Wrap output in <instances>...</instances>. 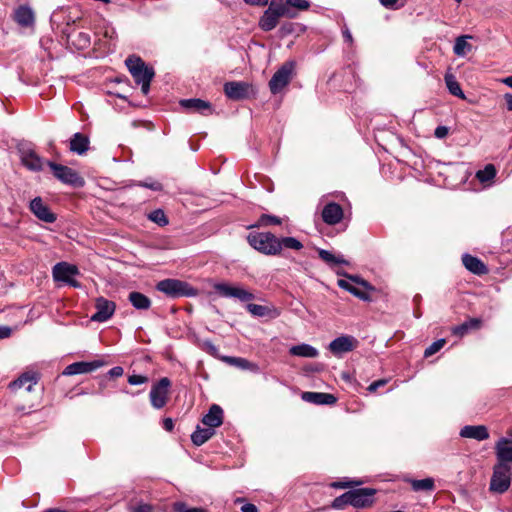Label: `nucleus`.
<instances>
[{
  "mask_svg": "<svg viewBox=\"0 0 512 512\" xmlns=\"http://www.w3.org/2000/svg\"><path fill=\"white\" fill-rule=\"evenodd\" d=\"M249 245L258 252L275 256L285 249L299 251L303 244L295 237H277L271 232H251L247 236Z\"/></svg>",
  "mask_w": 512,
  "mask_h": 512,
  "instance_id": "f257e3e1",
  "label": "nucleus"
},
{
  "mask_svg": "<svg viewBox=\"0 0 512 512\" xmlns=\"http://www.w3.org/2000/svg\"><path fill=\"white\" fill-rule=\"evenodd\" d=\"M125 64L131 73L134 81L141 85V91L144 95H147L150 90V83L154 77L153 68L147 67L145 62L137 56H129L125 60Z\"/></svg>",
  "mask_w": 512,
  "mask_h": 512,
  "instance_id": "f03ea898",
  "label": "nucleus"
},
{
  "mask_svg": "<svg viewBox=\"0 0 512 512\" xmlns=\"http://www.w3.org/2000/svg\"><path fill=\"white\" fill-rule=\"evenodd\" d=\"M156 289L170 298L194 297L198 294L196 288L178 279H164L156 284Z\"/></svg>",
  "mask_w": 512,
  "mask_h": 512,
  "instance_id": "7ed1b4c3",
  "label": "nucleus"
},
{
  "mask_svg": "<svg viewBox=\"0 0 512 512\" xmlns=\"http://www.w3.org/2000/svg\"><path fill=\"white\" fill-rule=\"evenodd\" d=\"M512 481V468L510 465H503L498 462L493 466L489 489L492 492L503 494L506 492Z\"/></svg>",
  "mask_w": 512,
  "mask_h": 512,
  "instance_id": "20e7f679",
  "label": "nucleus"
},
{
  "mask_svg": "<svg viewBox=\"0 0 512 512\" xmlns=\"http://www.w3.org/2000/svg\"><path fill=\"white\" fill-rule=\"evenodd\" d=\"M295 70L294 61H286L281 67L273 74L269 81V89L272 94L280 93L292 80Z\"/></svg>",
  "mask_w": 512,
  "mask_h": 512,
  "instance_id": "39448f33",
  "label": "nucleus"
},
{
  "mask_svg": "<svg viewBox=\"0 0 512 512\" xmlns=\"http://www.w3.org/2000/svg\"><path fill=\"white\" fill-rule=\"evenodd\" d=\"M80 271L74 264L59 262L52 268V276L55 282H62L74 288H80L81 284L74 279Z\"/></svg>",
  "mask_w": 512,
  "mask_h": 512,
  "instance_id": "423d86ee",
  "label": "nucleus"
},
{
  "mask_svg": "<svg viewBox=\"0 0 512 512\" xmlns=\"http://www.w3.org/2000/svg\"><path fill=\"white\" fill-rule=\"evenodd\" d=\"M47 165L52 170L53 175L62 183L77 188L84 186V179L72 168L52 161H48Z\"/></svg>",
  "mask_w": 512,
  "mask_h": 512,
  "instance_id": "0eeeda50",
  "label": "nucleus"
},
{
  "mask_svg": "<svg viewBox=\"0 0 512 512\" xmlns=\"http://www.w3.org/2000/svg\"><path fill=\"white\" fill-rule=\"evenodd\" d=\"M171 381L167 377L161 378L152 385L150 390V402L155 409L163 408L168 400Z\"/></svg>",
  "mask_w": 512,
  "mask_h": 512,
  "instance_id": "6e6552de",
  "label": "nucleus"
},
{
  "mask_svg": "<svg viewBox=\"0 0 512 512\" xmlns=\"http://www.w3.org/2000/svg\"><path fill=\"white\" fill-rule=\"evenodd\" d=\"M22 164L31 171H40L43 167L42 158L36 154L30 144L22 143L18 147Z\"/></svg>",
  "mask_w": 512,
  "mask_h": 512,
  "instance_id": "1a4fd4ad",
  "label": "nucleus"
},
{
  "mask_svg": "<svg viewBox=\"0 0 512 512\" xmlns=\"http://www.w3.org/2000/svg\"><path fill=\"white\" fill-rule=\"evenodd\" d=\"M215 291L225 298H236L241 302H248L254 299V295L241 287L230 286L227 283H217L214 285Z\"/></svg>",
  "mask_w": 512,
  "mask_h": 512,
  "instance_id": "9d476101",
  "label": "nucleus"
},
{
  "mask_svg": "<svg viewBox=\"0 0 512 512\" xmlns=\"http://www.w3.org/2000/svg\"><path fill=\"white\" fill-rule=\"evenodd\" d=\"M96 312L91 316V320L94 322H106L114 314L116 304L104 297H98L95 301Z\"/></svg>",
  "mask_w": 512,
  "mask_h": 512,
  "instance_id": "9b49d317",
  "label": "nucleus"
},
{
  "mask_svg": "<svg viewBox=\"0 0 512 512\" xmlns=\"http://www.w3.org/2000/svg\"><path fill=\"white\" fill-rule=\"evenodd\" d=\"M358 345V340L351 335H342L340 337L335 338L329 344V350L335 356H342L345 353H348L354 350Z\"/></svg>",
  "mask_w": 512,
  "mask_h": 512,
  "instance_id": "f8f14e48",
  "label": "nucleus"
},
{
  "mask_svg": "<svg viewBox=\"0 0 512 512\" xmlns=\"http://www.w3.org/2000/svg\"><path fill=\"white\" fill-rule=\"evenodd\" d=\"M496 462L503 465H512V439L500 437L494 446Z\"/></svg>",
  "mask_w": 512,
  "mask_h": 512,
  "instance_id": "ddd939ff",
  "label": "nucleus"
},
{
  "mask_svg": "<svg viewBox=\"0 0 512 512\" xmlns=\"http://www.w3.org/2000/svg\"><path fill=\"white\" fill-rule=\"evenodd\" d=\"M350 491L352 506L356 508H364L373 504L376 490L373 488H358Z\"/></svg>",
  "mask_w": 512,
  "mask_h": 512,
  "instance_id": "4468645a",
  "label": "nucleus"
},
{
  "mask_svg": "<svg viewBox=\"0 0 512 512\" xmlns=\"http://www.w3.org/2000/svg\"><path fill=\"white\" fill-rule=\"evenodd\" d=\"M250 85L246 82L231 81L224 84L225 95L232 100H243L249 97Z\"/></svg>",
  "mask_w": 512,
  "mask_h": 512,
  "instance_id": "2eb2a0df",
  "label": "nucleus"
},
{
  "mask_svg": "<svg viewBox=\"0 0 512 512\" xmlns=\"http://www.w3.org/2000/svg\"><path fill=\"white\" fill-rule=\"evenodd\" d=\"M103 364L104 363L100 360H94V361H90V362H86V361L74 362V363L66 366V368L62 372V375L72 376V375L90 373V372L95 371L98 368L102 367Z\"/></svg>",
  "mask_w": 512,
  "mask_h": 512,
  "instance_id": "dca6fc26",
  "label": "nucleus"
},
{
  "mask_svg": "<svg viewBox=\"0 0 512 512\" xmlns=\"http://www.w3.org/2000/svg\"><path fill=\"white\" fill-rule=\"evenodd\" d=\"M31 212L41 221L53 223L56 221V215L50 211L49 207L44 204L41 197H35L30 202Z\"/></svg>",
  "mask_w": 512,
  "mask_h": 512,
  "instance_id": "f3484780",
  "label": "nucleus"
},
{
  "mask_svg": "<svg viewBox=\"0 0 512 512\" xmlns=\"http://www.w3.org/2000/svg\"><path fill=\"white\" fill-rule=\"evenodd\" d=\"M343 209L335 202L326 204L322 210V219L328 225H336L343 219Z\"/></svg>",
  "mask_w": 512,
  "mask_h": 512,
  "instance_id": "a211bd4d",
  "label": "nucleus"
},
{
  "mask_svg": "<svg viewBox=\"0 0 512 512\" xmlns=\"http://www.w3.org/2000/svg\"><path fill=\"white\" fill-rule=\"evenodd\" d=\"M460 436L463 438L484 441L489 438V431L485 425H466L461 428Z\"/></svg>",
  "mask_w": 512,
  "mask_h": 512,
  "instance_id": "6ab92c4d",
  "label": "nucleus"
},
{
  "mask_svg": "<svg viewBox=\"0 0 512 512\" xmlns=\"http://www.w3.org/2000/svg\"><path fill=\"white\" fill-rule=\"evenodd\" d=\"M302 400L316 405H333L337 402V398L330 393L323 392H303Z\"/></svg>",
  "mask_w": 512,
  "mask_h": 512,
  "instance_id": "aec40b11",
  "label": "nucleus"
},
{
  "mask_svg": "<svg viewBox=\"0 0 512 512\" xmlns=\"http://www.w3.org/2000/svg\"><path fill=\"white\" fill-rule=\"evenodd\" d=\"M202 423L212 429H215L216 427H219L223 423V410L222 408L217 405L213 404L208 413L205 414L202 418Z\"/></svg>",
  "mask_w": 512,
  "mask_h": 512,
  "instance_id": "412c9836",
  "label": "nucleus"
},
{
  "mask_svg": "<svg viewBox=\"0 0 512 512\" xmlns=\"http://www.w3.org/2000/svg\"><path fill=\"white\" fill-rule=\"evenodd\" d=\"M38 382V375L35 372H25L20 375L16 380L10 383L9 387L12 390L20 389L26 386L28 392L32 391L33 386Z\"/></svg>",
  "mask_w": 512,
  "mask_h": 512,
  "instance_id": "4be33fe9",
  "label": "nucleus"
},
{
  "mask_svg": "<svg viewBox=\"0 0 512 512\" xmlns=\"http://www.w3.org/2000/svg\"><path fill=\"white\" fill-rule=\"evenodd\" d=\"M180 105L182 108L191 112H200L201 114L211 112L210 103L198 98L183 99L180 101Z\"/></svg>",
  "mask_w": 512,
  "mask_h": 512,
  "instance_id": "5701e85b",
  "label": "nucleus"
},
{
  "mask_svg": "<svg viewBox=\"0 0 512 512\" xmlns=\"http://www.w3.org/2000/svg\"><path fill=\"white\" fill-rule=\"evenodd\" d=\"M14 20L22 27H29L34 23V12L29 6L21 5L14 12Z\"/></svg>",
  "mask_w": 512,
  "mask_h": 512,
  "instance_id": "b1692460",
  "label": "nucleus"
},
{
  "mask_svg": "<svg viewBox=\"0 0 512 512\" xmlns=\"http://www.w3.org/2000/svg\"><path fill=\"white\" fill-rule=\"evenodd\" d=\"M89 138L82 133H75L70 139V151L78 155H83L89 149Z\"/></svg>",
  "mask_w": 512,
  "mask_h": 512,
  "instance_id": "393cba45",
  "label": "nucleus"
},
{
  "mask_svg": "<svg viewBox=\"0 0 512 512\" xmlns=\"http://www.w3.org/2000/svg\"><path fill=\"white\" fill-rule=\"evenodd\" d=\"M462 262L468 271L476 275H482L487 272L486 265L479 258L470 254H464L462 256Z\"/></svg>",
  "mask_w": 512,
  "mask_h": 512,
  "instance_id": "a878e982",
  "label": "nucleus"
},
{
  "mask_svg": "<svg viewBox=\"0 0 512 512\" xmlns=\"http://www.w3.org/2000/svg\"><path fill=\"white\" fill-rule=\"evenodd\" d=\"M274 10V7H268V9H266L262 15V17L260 18V21H259V27L263 30V31H271L273 30L277 24H278V21H279V13H275L273 12Z\"/></svg>",
  "mask_w": 512,
  "mask_h": 512,
  "instance_id": "bb28decb",
  "label": "nucleus"
},
{
  "mask_svg": "<svg viewBox=\"0 0 512 512\" xmlns=\"http://www.w3.org/2000/svg\"><path fill=\"white\" fill-rule=\"evenodd\" d=\"M222 359L226 363L235 366L241 370H249L255 373L259 371V366L256 363H253L242 357L225 356Z\"/></svg>",
  "mask_w": 512,
  "mask_h": 512,
  "instance_id": "cd10ccee",
  "label": "nucleus"
},
{
  "mask_svg": "<svg viewBox=\"0 0 512 512\" xmlns=\"http://www.w3.org/2000/svg\"><path fill=\"white\" fill-rule=\"evenodd\" d=\"M128 300L137 310H148L151 307V300L143 293L137 291L130 292Z\"/></svg>",
  "mask_w": 512,
  "mask_h": 512,
  "instance_id": "c85d7f7f",
  "label": "nucleus"
},
{
  "mask_svg": "<svg viewBox=\"0 0 512 512\" xmlns=\"http://www.w3.org/2000/svg\"><path fill=\"white\" fill-rule=\"evenodd\" d=\"M215 434V430L209 427L202 428L197 426L196 430L191 435V441L196 446H201Z\"/></svg>",
  "mask_w": 512,
  "mask_h": 512,
  "instance_id": "c756f323",
  "label": "nucleus"
},
{
  "mask_svg": "<svg viewBox=\"0 0 512 512\" xmlns=\"http://www.w3.org/2000/svg\"><path fill=\"white\" fill-rule=\"evenodd\" d=\"M289 353L293 356L304 357V358H315L318 356V350L306 343L292 346Z\"/></svg>",
  "mask_w": 512,
  "mask_h": 512,
  "instance_id": "7c9ffc66",
  "label": "nucleus"
},
{
  "mask_svg": "<svg viewBox=\"0 0 512 512\" xmlns=\"http://www.w3.org/2000/svg\"><path fill=\"white\" fill-rule=\"evenodd\" d=\"M319 258L324 261L330 267H334L337 265H347L348 261H346L343 256H336L328 250L319 249L318 250Z\"/></svg>",
  "mask_w": 512,
  "mask_h": 512,
  "instance_id": "2f4dec72",
  "label": "nucleus"
},
{
  "mask_svg": "<svg viewBox=\"0 0 512 512\" xmlns=\"http://www.w3.org/2000/svg\"><path fill=\"white\" fill-rule=\"evenodd\" d=\"M496 174L495 166L493 164H487L483 169L476 172V178L480 183L490 185Z\"/></svg>",
  "mask_w": 512,
  "mask_h": 512,
  "instance_id": "473e14b6",
  "label": "nucleus"
},
{
  "mask_svg": "<svg viewBox=\"0 0 512 512\" xmlns=\"http://www.w3.org/2000/svg\"><path fill=\"white\" fill-rule=\"evenodd\" d=\"M337 283H338V286L340 288L348 291L349 293H351L355 297H357V298H359V299H361L363 301H369L370 300V296H369L368 293L358 289L357 287L352 285L348 280L339 279Z\"/></svg>",
  "mask_w": 512,
  "mask_h": 512,
  "instance_id": "72a5a7b5",
  "label": "nucleus"
},
{
  "mask_svg": "<svg viewBox=\"0 0 512 512\" xmlns=\"http://www.w3.org/2000/svg\"><path fill=\"white\" fill-rule=\"evenodd\" d=\"M448 91L460 99H465V94L462 91L460 84L456 80L455 76L447 73L444 77Z\"/></svg>",
  "mask_w": 512,
  "mask_h": 512,
  "instance_id": "f704fd0d",
  "label": "nucleus"
},
{
  "mask_svg": "<svg viewBox=\"0 0 512 512\" xmlns=\"http://www.w3.org/2000/svg\"><path fill=\"white\" fill-rule=\"evenodd\" d=\"M467 38L471 36L463 35L456 38L453 51L457 56L463 57L471 51L472 45L467 42Z\"/></svg>",
  "mask_w": 512,
  "mask_h": 512,
  "instance_id": "c9c22d12",
  "label": "nucleus"
},
{
  "mask_svg": "<svg viewBox=\"0 0 512 512\" xmlns=\"http://www.w3.org/2000/svg\"><path fill=\"white\" fill-rule=\"evenodd\" d=\"M407 482L410 483L414 491H432L435 487L434 480L432 478H425L420 480L408 479Z\"/></svg>",
  "mask_w": 512,
  "mask_h": 512,
  "instance_id": "e433bc0d",
  "label": "nucleus"
},
{
  "mask_svg": "<svg viewBox=\"0 0 512 512\" xmlns=\"http://www.w3.org/2000/svg\"><path fill=\"white\" fill-rule=\"evenodd\" d=\"M269 7H274L273 12L279 13V17L294 18L296 16V13L289 9L286 2L283 3L282 0H272Z\"/></svg>",
  "mask_w": 512,
  "mask_h": 512,
  "instance_id": "4c0bfd02",
  "label": "nucleus"
},
{
  "mask_svg": "<svg viewBox=\"0 0 512 512\" xmlns=\"http://www.w3.org/2000/svg\"><path fill=\"white\" fill-rule=\"evenodd\" d=\"M148 219L161 227L166 226L169 221L162 209H156L148 214Z\"/></svg>",
  "mask_w": 512,
  "mask_h": 512,
  "instance_id": "58836bf2",
  "label": "nucleus"
},
{
  "mask_svg": "<svg viewBox=\"0 0 512 512\" xmlns=\"http://www.w3.org/2000/svg\"><path fill=\"white\" fill-rule=\"evenodd\" d=\"M346 505H352L350 491L343 493L342 495L336 497L331 504V507L336 510L343 509Z\"/></svg>",
  "mask_w": 512,
  "mask_h": 512,
  "instance_id": "ea45409f",
  "label": "nucleus"
},
{
  "mask_svg": "<svg viewBox=\"0 0 512 512\" xmlns=\"http://www.w3.org/2000/svg\"><path fill=\"white\" fill-rule=\"evenodd\" d=\"M172 510L174 512H208L206 509L201 507H188L186 503L177 501L172 504Z\"/></svg>",
  "mask_w": 512,
  "mask_h": 512,
  "instance_id": "a19ab883",
  "label": "nucleus"
},
{
  "mask_svg": "<svg viewBox=\"0 0 512 512\" xmlns=\"http://www.w3.org/2000/svg\"><path fill=\"white\" fill-rule=\"evenodd\" d=\"M446 343V340L445 339H438L436 341H434L430 346H428L425 351H424V357L428 358L432 355H434L435 353H437L440 349L443 348V346L445 345Z\"/></svg>",
  "mask_w": 512,
  "mask_h": 512,
  "instance_id": "79ce46f5",
  "label": "nucleus"
},
{
  "mask_svg": "<svg viewBox=\"0 0 512 512\" xmlns=\"http://www.w3.org/2000/svg\"><path fill=\"white\" fill-rule=\"evenodd\" d=\"M259 224L263 225V226H265V225H281L282 219L277 216H274V215L263 214L259 219Z\"/></svg>",
  "mask_w": 512,
  "mask_h": 512,
  "instance_id": "37998d69",
  "label": "nucleus"
},
{
  "mask_svg": "<svg viewBox=\"0 0 512 512\" xmlns=\"http://www.w3.org/2000/svg\"><path fill=\"white\" fill-rule=\"evenodd\" d=\"M287 7L289 9L296 8L298 10H307L310 7L308 0H286Z\"/></svg>",
  "mask_w": 512,
  "mask_h": 512,
  "instance_id": "c03bdc74",
  "label": "nucleus"
},
{
  "mask_svg": "<svg viewBox=\"0 0 512 512\" xmlns=\"http://www.w3.org/2000/svg\"><path fill=\"white\" fill-rule=\"evenodd\" d=\"M138 186L151 189L153 191L162 190V184L158 181L154 180H144L137 183Z\"/></svg>",
  "mask_w": 512,
  "mask_h": 512,
  "instance_id": "a18cd8bd",
  "label": "nucleus"
},
{
  "mask_svg": "<svg viewBox=\"0 0 512 512\" xmlns=\"http://www.w3.org/2000/svg\"><path fill=\"white\" fill-rule=\"evenodd\" d=\"M154 507L150 504L139 502L130 507L129 512H153Z\"/></svg>",
  "mask_w": 512,
  "mask_h": 512,
  "instance_id": "49530a36",
  "label": "nucleus"
},
{
  "mask_svg": "<svg viewBox=\"0 0 512 512\" xmlns=\"http://www.w3.org/2000/svg\"><path fill=\"white\" fill-rule=\"evenodd\" d=\"M202 349L208 354L216 357L218 355V347L215 346L211 341L205 340L201 344Z\"/></svg>",
  "mask_w": 512,
  "mask_h": 512,
  "instance_id": "de8ad7c7",
  "label": "nucleus"
},
{
  "mask_svg": "<svg viewBox=\"0 0 512 512\" xmlns=\"http://www.w3.org/2000/svg\"><path fill=\"white\" fill-rule=\"evenodd\" d=\"M297 26L298 24L292 22L284 23L280 27V33L282 36L290 35L296 31Z\"/></svg>",
  "mask_w": 512,
  "mask_h": 512,
  "instance_id": "09e8293b",
  "label": "nucleus"
},
{
  "mask_svg": "<svg viewBox=\"0 0 512 512\" xmlns=\"http://www.w3.org/2000/svg\"><path fill=\"white\" fill-rule=\"evenodd\" d=\"M247 310L255 316H264L266 312V307L258 304H248Z\"/></svg>",
  "mask_w": 512,
  "mask_h": 512,
  "instance_id": "8fccbe9b",
  "label": "nucleus"
},
{
  "mask_svg": "<svg viewBox=\"0 0 512 512\" xmlns=\"http://www.w3.org/2000/svg\"><path fill=\"white\" fill-rule=\"evenodd\" d=\"M147 381H148V378L143 375L133 374L128 377V383L130 385H141V384L146 383Z\"/></svg>",
  "mask_w": 512,
  "mask_h": 512,
  "instance_id": "3c124183",
  "label": "nucleus"
},
{
  "mask_svg": "<svg viewBox=\"0 0 512 512\" xmlns=\"http://www.w3.org/2000/svg\"><path fill=\"white\" fill-rule=\"evenodd\" d=\"M470 329L468 328L467 324L464 322L460 325H457L452 328V333L455 336L463 337Z\"/></svg>",
  "mask_w": 512,
  "mask_h": 512,
  "instance_id": "603ef678",
  "label": "nucleus"
},
{
  "mask_svg": "<svg viewBox=\"0 0 512 512\" xmlns=\"http://www.w3.org/2000/svg\"><path fill=\"white\" fill-rule=\"evenodd\" d=\"M387 382H388V380H386V379H380V380L374 381L368 386L367 390L371 393L376 392L380 387L385 386L387 384Z\"/></svg>",
  "mask_w": 512,
  "mask_h": 512,
  "instance_id": "864d4df0",
  "label": "nucleus"
},
{
  "mask_svg": "<svg viewBox=\"0 0 512 512\" xmlns=\"http://www.w3.org/2000/svg\"><path fill=\"white\" fill-rule=\"evenodd\" d=\"M448 133H449L448 127L440 125V126L436 127V129L434 131V136L438 139H443L448 135Z\"/></svg>",
  "mask_w": 512,
  "mask_h": 512,
  "instance_id": "5fc2aeb1",
  "label": "nucleus"
},
{
  "mask_svg": "<svg viewBox=\"0 0 512 512\" xmlns=\"http://www.w3.org/2000/svg\"><path fill=\"white\" fill-rule=\"evenodd\" d=\"M358 484H360V482H356V481H348V482L336 481V482L331 483V487H333V488H347V487H350V486H353V485H358Z\"/></svg>",
  "mask_w": 512,
  "mask_h": 512,
  "instance_id": "6e6d98bb",
  "label": "nucleus"
},
{
  "mask_svg": "<svg viewBox=\"0 0 512 512\" xmlns=\"http://www.w3.org/2000/svg\"><path fill=\"white\" fill-rule=\"evenodd\" d=\"M12 335V328L6 325H0V339H7Z\"/></svg>",
  "mask_w": 512,
  "mask_h": 512,
  "instance_id": "4d7b16f0",
  "label": "nucleus"
},
{
  "mask_svg": "<svg viewBox=\"0 0 512 512\" xmlns=\"http://www.w3.org/2000/svg\"><path fill=\"white\" fill-rule=\"evenodd\" d=\"M123 373L124 369L121 366H115L109 370L108 375L112 378H117L122 376Z\"/></svg>",
  "mask_w": 512,
  "mask_h": 512,
  "instance_id": "13d9d810",
  "label": "nucleus"
},
{
  "mask_svg": "<svg viewBox=\"0 0 512 512\" xmlns=\"http://www.w3.org/2000/svg\"><path fill=\"white\" fill-rule=\"evenodd\" d=\"M468 328L471 329H477L480 327L481 320L478 318H470L468 321H465Z\"/></svg>",
  "mask_w": 512,
  "mask_h": 512,
  "instance_id": "bf43d9fd",
  "label": "nucleus"
},
{
  "mask_svg": "<svg viewBox=\"0 0 512 512\" xmlns=\"http://www.w3.org/2000/svg\"><path fill=\"white\" fill-rule=\"evenodd\" d=\"M246 4L252 6H266L269 0H243Z\"/></svg>",
  "mask_w": 512,
  "mask_h": 512,
  "instance_id": "052dcab7",
  "label": "nucleus"
},
{
  "mask_svg": "<svg viewBox=\"0 0 512 512\" xmlns=\"http://www.w3.org/2000/svg\"><path fill=\"white\" fill-rule=\"evenodd\" d=\"M241 511L242 512H258V508L256 507V505H254L252 503H245L241 507Z\"/></svg>",
  "mask_w": 512,
  "mask_h": 512,
  "instance_id": "680f3d73",
  "label": "nucleus"
},
{
  "mask_svg": "<svg viewBox=\"0 0 512 512\" xmlns=\"http://www.w3.org/2000/svg\"><path fill=\"white\" fill-rule=\"evenodd\" d=\"M342 34H343V38H344L345 42H347L349 44L353 43V37L348 28L343 29Z\"/></svg>",
  "mask_w": 512,
  "mask_h": 512,
  "instance_id": "e2e57ef3",
  "label": "nucleus"
},
{
  "mask_svg": "<svg viewBox=\"0 0 512 512\" xmlns=\"http://www.w3.org/2000/svg\"><path fill=\"white\" fill-rule=\"evenodd\" d=\"M163 428L166 430V431H172L173 428H174V423H173V420L171 418H165L163 420Z\"/></svg>",
  "mask_w": 512,
  "mask_h": 512,
  "instance_id": "0e129e2a",
  "label": "nucleus"
},
{
  "mask_svg": "<svg viewBox=\"0 0 512 512\" xmlns=\"http://www.w3.org/2000/svg\"><path fill=\"white\" fill-rule=\"evenodd\" d=\"M381 5L385 8H394L399 0H379Z\"/></svg>",
  "mask_w": 512,
  "mask_h": 512,
  "instance_id": "69168bd1",
  "label": "nucleus"
},
{
  "mask_svg": "<svg viewBox=\"0 0 512 512\" xmlns=\"http://www.w3.org/2000/svg\"><path fill=\"white\" fill-rule=\"evenodd\" d=\"M79 39L81 41V43L85 46V45H88L90 43V37L87 33H83V32H80L79 33Z\"/></svg>",
  "mask_w": 512,
  "mask_h": 512,
  "instance_id": "338daca9",
  "label": "nucleus"
},
{
  "mask_svg": "<svg viewBox=\"0 0 512 512\" xmlns=\"http://www.w3.org/2000/svg\"><path fill=\"white\" fill-rule=\"evenodd\" d=\"M505 101H506V105H507V109L509 111H512V94H505Z\"/></svg>",
  "mask_w": 512,
  "mask_h": 512,
  "instance_id": "774afa93",
  "label": "nucleus"
}]
</instances>
